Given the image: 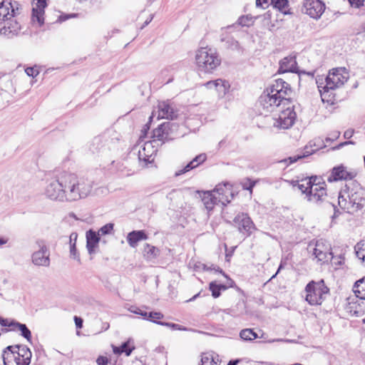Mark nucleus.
Returning a JSON list of instances; mask_svg holds the SVG:
<instances>
[{
    "instance_id": "48",
    "label": "nucleus",
    "mask_w": 365,
    "mask_h": 365,
    "mask_svg": "<svg viewBox=\"0 0 365 365\" xmlns=\"http://www.w3.org/2000/svg\"><path fill=\"white\" fill-rule=\"evenodd\" d=\"M114 225L113 223H108L105 225H103L101 229L99 230V232L101 233V235H108L111 232V231L113 230Z\"/></svg>"
},
{
    "instance_id": "47",
    "label": "nucleus",
    "mask_w": 365,
    "mask_h": 365,
    "mask_svg": "<svg viewBox=\"0 0 365 365\" xmlns=\"http://www.w3.org/2000/svg\"><path fill=\"white\" fill-rule=\"evenodd\" d=\"M159 324L162 325V326L170 327L175 330H182V331L187 330V329L186 327H182L181 325L178 324L170 323V322H159Z\"/></svg>"
},
{
    "instance_id": "18",
    "label": "nucleus",
    "mask_w": 365,
    "mask_h": 365,
    "mask_svg": "<svg viewBox=\"0 0 365 365\" xmlns=\"http://www.w3.org/2000/svg\"><path fill=\"white\" fill-rule=\"evenodd\" d=\"M32 21H37L39 26L44 24V10L47 6L46 0H33Z\"/></svg>"
},
{
    "instance_id": "34",
    "label": "nucleus",
    "mask_w": 365,
    "mask_h": 365,
    "mask_svg": "<svg viewBox=\"0 0 365 365\" xmlns=\"http://www.w3.org/2000/svg\"><path fill=\"white\" fill-rule=\"evenodd\" d=\"M322 179L316 175L311 176L308 179L302 180V182L307 181L309 185H312V188H318L319 187H326L325 182H322Z\"/></svg>"
},
{
    "instance_id": "26",
    "label": "nucleus",
    "mask_w": 365,
    "mask_h": 365,
    "mask_svg": "<svg viewBox=\"0 0 365 365\" xmlns=\"http://www.w3.org/2000/svg\"><path fill=\"white\" fill-rule=\"evenodd\" d=\"M14 346H7L3 351L2 358L4 365H16L17 358L16 351L14 350Z\"/></svg>"
},
{
    "instance_id": "51",
    "label": "nucleus",
    "mask_w": 365,
    "mask_h": 365,
    "mask_svg": "<svg viewBox=\"0 0 365 365\" xmlns=\"http://www.w3.org/2000/svg\"><path fill=\"white\" fill-rule=\"evenodd\" d=\"M203 269L205 270H215L216 272H219L222 274L226 278H228V276L220 269L219 267H215L214 264H211L210 266H207V264H203Z\"/></svg>"
},
{
    "instance_id": "63",
    "label": "nucleus",
    "mask_w": 365,
    "mask_h": 365,
    "mask_svg": "<svg viewBox=\"0 0 365 365\" xmlns=\"http://www.w3.org/2000/svg\"><path fill=\"white\" fill-rule=\"evenodd\" d=\"M350 144L354 145V142H353L351 140H349V141H345V142L341 143L336 148H334V149H339L345 145H350Z\"/></svg>"
},
{
    "instance_id": "52",
    "label": "nucleus",
    "mask_w": 365,
    "mask_h": 365,
    "mask_svg": "<svg viewBox=\"0 0 365 365\" xmlns=\"http://www.w3.org/2000/svg\"><path fill=\"white\" fill-rule=\"evenodd\" d=\"M352 7L359 9L364 6V0H348Z\"/></svg>"
},
{
    "instance_id": "7",
    "label": "nucleus",
    "mask_w": 365,
    "mask_h": 365,
    "mask_svg": "<svg viewBox=\"0 0 365 365\" xmlns=\"http://www.w3.org/2000/svg\"><path fill=\"white\" fill-rule=\"evenodd\" d=\"M66 173L57 179L51 180L45 189V195L52 200L68 202L67 185H65Z\"/></svg>"
},
{
    "instance_id": "54",
    "label": "nucleus",
    "mask_w": 365,
    "mask_h": 365,
    "mask_svg": "<svg viewBox=\"0 0 365 365\" xmlns=\"http://www.w3.org/2000/svg\"><path fill=\"white\" fill-rule=\"evenodd\" d=\"M25 72L29 76L32 77H36L38 74V71L33 67L26 68Z\"/></svg>"
},
{
    "instance_id": "45",
    "label": "nucleus",
    "mask_w": 365,
    "mask_h": 365,
    "mask_svg": "<svg viewBox=\"0 0 365 365\" xmlns=\"http://www.w3.org/2000/svg\"><path fill=\"white\" fill-rule=\"evenodd\" d=\"M128 311L130 312L131 313L142 316V317L144 319L148 318V312L141 310L140 308L137 307L131 306L130 307L128 308Z\"/></svg>"
},
{
    "instance_id": "59",
    "label": "nucleus",
    "mask_w": 365,
    "mask_h": 365,
    "mask_svg": "<svg viewBox=\"0 0 365 365\" xmlns=\"http://www.w3.org/2000/svg\"><path fill=\"white\" fill-rule=\"evenodd\" d=\"M227 43H228V46L232 48H237L238 47V42L232 38H229Z\"/></svg>"
},
{
    "instance_id": "20",
    "label": "nucleus",
    "mask_w": 365,
    "mask_h": 365,
    "mask_svg": "<svg viewBox=\"0 0 365 365\" xmlns=\"http://www.w3.org/2000/svg\"><path fill=\"white\" fill-rule=\"evenodd\" d=\"M14 349L17 358L16 365H29L31 358L30 349L25 345H16Z\"/></svg>"
},
{
    "instance_id": "16",
    "label": "nucleus",
    "mask_w": 365,
    "mask_h": 365,
    "mask_svg": "<svg viewBox=\"0 0 365 365\" xmlns=\"http://www.w3.org/2000/svg\"><path fill=\"white\" fill-rule=\"evenodd\" d=\"M356 175V173L355 172L349 171L346 167L340 165L332 168L330 175L327 178V180L331 182L338 180H352Z\"/></svg>"
},
{
    "instance_id": "40",
    "label": "nucleus",
    "mask_w": 365,
    "mask_h": 365,
    "mask_svg": "<svg viewBox=\"0 0 365 365\" xmlns=\"http://www.w3.org/2000/svg\"><path fill=\"white\" fill-rule=\"evenodd\" d=\"M200 365H219L216 362L212 356L209 354H204L202 356Z\"/></svg>"
},
{
    "instance_id": "58",
    "label": "nucleus",
    "mask_w": 365,
    "mask_h": 365,
    "mask_svg": "<svg viewBox=\"0 0 365 365\" xmlns=\"http://www.w3.org/2000/svg\"><path fill=\"white\" fill-rule=\"evenodd\" d=\"M77 238H78V234L75 232H72L69 236L70 245H73V242H74V245H76Z\"/></svg>"
},
{
    "instance_id": "14",
    "label": "nucleus",
    "mask_w": 365,
    "mask_h": 365,
    "mask_svg": "<svg viewBox=\"0 0 365 365\" xmlns=\"http://www.w3.org/2000/svg\"><path fill=\"white\" fill-rule=\"evenodd\" d=\"M20 4L17 1H3L0 3V21L4 22L19 14Z\"/></svg>"
},
{
    "instance_id": "12",
    "label": "nucleus",
    "mask_w": 365,
    "mask_h": 365,
    "mask_svg": "<svg viewBox=\"0 0 365 365\" xmlns=\"http://www.w3.org/2000/svg\"><path fill=\"white\" fill-rule=\"evenodd\" d=\"M326 9L325 4L320 0H305L302 11L311 18L319 19Z\"/></svg>"
},
{
    "instance_id": "21",
    "label": "nucleus",
    "mask_w": 365,
    "mask_h": 365,
    "mask_svg": "<svg viewBox=\"0 0 365 365\" xmlns=\"http://www.w3.org/2000/svg\"><path fill=\"white\" fill-rule=\"evenodd\" d=\"M4 23V26L0 29V34L1 35L8 38H12L19 34L21 29V26L16 20L9 19Z\"/></svg>"
},
{
    "instance_id": "35",
    "label": "nucleus",
    "mask_w": 365,
    "mask_h": 365,
    "mask_svg": "<svg viewBox=\"0 0 365 365\" xmlns=\"http://www.w3.org/2000/svg\"><path fill=\"white\" fill-rule=\"evenodd\" d=\"M356 257L365 264V242H358L355 246Z\"/></svg>"
},
{
    "instance_id": "5",
    "label": "nucleus",
    "mask_w": 365,
    "mask_h": 365,
    "mask_svg": "<svg viewBox=\"0 0 365 365\" xmlns=\"http://www.w3.org/2000/svg\"><path fill=\"white\" fill-rule=\"evenodd\" d=\"M195 61L200 71L212 73L221 63V58L215 49L200 48L196 51Z\"/></svg>"
},
{
    "instance_id": "17",
    "label": "nucleus",
    "mask_w": 365,
    "mask_h": 365,
    "mask_svg": "<svg viewBox=\"0 0 365 365\" xmlns=\"http://www.w3.org/2000/svg\"><path fill=\"white\" fill-rule=\"evenodd\" d=\"M212 192L217 195L218 201L224 206L230 203L234 196L229 183L217 185Z\"/></svg>"
},
{
    "instance_id": "25",
    "label": "nucleus",
    "mask_w": 365,
    "mask_h": 365,
    "mask_svg": "<svg viewBox=\"0 0 365 365\" xmlns=\"http://www.w3.org/2000/svg\"><path fill=\"white\" fill-rule=\"evenodd\" d=\"M11 331H19L21 335L25 338L29 342L31 341V332L25 324H21L14 319L11 320Z\"/></svg>"
},
{
    "instance_id": "61",
    "label": "nucleus",
    "mask_w": 365,
    "mask_h": 365,
    "mask_svg": "<svg viewBox=\"0 0 365 365\" xmlns=\"http://www.w3.org/2000/svg\"><path fill=\"white\" fill-rule=\"evenodd\" d=\"M75 324L77 328L81 329L83 327V319L81 317H74Z\"/></svg>"
},
{
    "instance_id": "41",
    "label": "nucleus",
    "mask_w": 365,
    "mask_h": 365,
    "mask_svg": "<svg viewBox=\"0 0 365 365\" xmlns=\"http://www.w3.org/2000/svg\"><path fill=\"white\" fill-rule=\"evenodd\" d=\"M207 159V155L205 153H201L195 156L190 163H192L193 165H195V168L198 167L200 165L202 164Z\"/></svg>"
},
{
    "instance_id": "22",
    "label": "nucleus",
    "mask_w": 365,
    "mask_h": 365,
    "mask_svg": "<svg viewBox=\"0 0 365 365\" xmlns=\"http://www.w3.org/2000/svg\"><path fill=\"white\" fill-rule=\"evenodd\" d=\"M99 241V233L93 230L86 232V249L89 255L96 252V248L98 246Z\"/></svg>"
},
{
    "instance_id": "11",
    "label": "nucleus",
    "mask_w": 365,
    "mask_h": 365,
    "mask_svg": "<svg viewBox=\"0 0 365 365\" xmlns=\"http://www.w3.org/2000/svg\"><path fill=\"white\" fill-rule=\"evenodd\" d=\"M238 231L246 237L250 236L256 230V227L247 213H238L233 220Z\"/></svg>"
},
{
    "instance_id": "56",
    "label": "nucleus",
    "mask_w": 365,
    "mask_h": 365,
    "mask_svg": "<svg viewBox=\"0 0 365 365\" xmlns=\"http://www.w3.org/2000/svg\"><path fill=\"white\" fill-rule=\"evenodd\" d=\"M98 365H108V359L106 356H100L96 359Z\"/></svg>"
},
{
    "instance_id": "19",
    "label": "nucleus",
    "mask_w": 365,
    "mask_h": 365,
    "mask_svg": "<svg viewBox=\"0 0 365 365\" xmlns=\"http://www.w3.org/2000/svg\"><path fill=\"white\" fill-rule=\"evenodd\" d=\"M158 118L173 120L177 118L178 112L169 101H162L158 104Z\"/></svg>"
},
{
    "instance_id": "64",
    "label": "nucleus",
    "mask_w": 365,
    "mask_h": 365,
    "mask_svg": "<svg viewBox=\"0 0 365 365\" xmlns=\"http://www.w3.org/2000/svg\"><path fill=\"white\" fill-rule=\"evenodd\" d=\"M299 159H302L299 154L294 155V156L289 157L288 158V160L289 161V163L291 164V163L297 162Z\"/></svg>"
},
{
    "instance_id": "10",
    "label": "nucleus",
    "mask_w": 365,
    "mask_h": 365,
    "mask_svg": "<svg viewBox=\"0 0 365 365\" xmlns=\"http://www.w3.org/2000/svg\"><path fill=\"white\" fill-rule=\"evenodd\" d=\"M177 127L176 124L170 122L162 123L157 128L153 130L151 136L153 138L152 140H155V143L158 145V141L161 142V144H163L174 139L175 138L174 131L176 130Z\"/></svg>"
},
{
    "instance_id": "3",
    "label": "nucleus",
    "mask_w": 365,
    "mask_h": 365,
    "mask_svg": "<svg viewBox=\"0 0 365 365\" xmlns=\"http://www.w3.org/2000/svg\"><path fill=\"white\" fill-rule=\"evenodd\" d=\"M64 182L67 185L68 202L84 199L92 191V181L74 173H66Z\"/></svg>"
},
{
    "instance_id": "6",
    "label": "nucleus",
    "mask_w": 365,
    "mask_h": 365,
    "mask_svg": "<svg viewBox=\"0 0 365 365\" xmlns=\"http://www.w3.org/2000/svg\"><path fill=\"white\" fill-rule=\"evenodd\" d=\"M306 301L310 305H320L326 299L329 289L325 285L323 279L319 282L311 281L306 287Z\"/></svg>"
},
{
    "instance_id": "30",
    "label": "nucleus",
    "mask_w": 365,
    "mask_h": 365,
    "mask_svg": "<svg viewBox=\"0 0 365 365\" xmlns=\"http://www.w3.org/2000/svg\"><path fill=\"white\" fill-rule=\"evenodd\" d=\"M215 90L218 93V96H224L226 93L227 92L230 84L227 81L222 80L221 78H218L216 80V84H215Z\"/></svg>"
},
{
    "instance_id": "36",
    "label": "nucleus",
    "mask_w": 365,
    "mask_h": 365,
    "mask_svg": "<svg viewBox=\"0 0 365 365\" xmlns=\"http://www.w3.org/2000/svg\"><path fill=\"white\" fill-rule=\"evenodd\" d=\"M257 17H253L250 15L242 16L237 20V24L242 26H250L253 24Z\"/></svg>"
},
{
    "instance_id": "24",
    "label": "nucleus",
    "mask_w": 365,
    "mask_h": 365,
    "mask_svg": "<svg viewBox=\"0 0 365 365\" xmlns=\"http://www.w3.org/2000/svg\"><path fill=\"white\" fill-rule=\"evenodd\" d=\"M147 238L148 237L143 230H134L128 233L127 241L130 247H135L139 241Z\"/></svg>"
},
{
    "instance_id": "49",
    "label": "nucleus",
    "mask_w": 365,
    "mask_h": 365,
    "mask_svg": "<svg viewBox=\"0 0 365 365\" xmlns=\"http://www.w3.org/2000/svg\"><path fill=\"white\" fill-rule=\"evenodd\" d=\"M314 249H319V250L324 251L325 249L328 250H331V246L329 244H327L323 240H318L316 242L315 247Z\"/></svg>"
},
{
    "instance_id": "23",
    "label": "nucleus",
    "mask_w": 365,
    "mask_h": 365,
    "mask_svg": "<svg viewBox=\"0 0 365 365\" xmlns=\"http://www.w3.org/2000/svg\"><path fill=\"white\" fill-rule=\"evenodd\" d=\"M202 201L208 211L212 210L215 205L220 203L217 195L212 191L204 192L202 195Z\"/></svg>"
},
{
    "instance_id": "4",
    "label": "nucleus",
    "mask_w": 365,
    "mask_h": 365,
    "mask_svg": "<svg viewBox=\"0 0 365 365\" xmlns=\"http://www.w3.org/2000/svg\"><path fill=\"white\" fill-rule=\"evenodd\" d=\"M346 187L349 200L347 201L344 196L339 193L338 196L339 206L349 213L361 210L365 202V190L359 184L355 183H352L351 187L347 185Z\"/></svg>"
},
{
    "instance_id": "27",
    "label": "nucleus",
    "mask_w": 365,
    "mask_h": 365,
    "mask_svg": "<svg viewBox=\"0 0 365 365\" xmlns=\"http://www.w3.org/2000/svg\"><path fill=\"white\" fill-rule=\"evenodd\" d=\"M313 255H314L317 262H320L321 264L328 262L333 258L332 252L331 250L326 249L324 251L319 250V249H314Z\"/></svg>"
},
{
    "instance_id": "62",
    "label": "nucleus",
    "mask_w": 365,
    "mask_h": 365,
    "mask_svg": "<svg viewBox=\"0 0 365 365\" xmlns=\"http://www.w3.org/2000/svg\"><path fill=\"white\" fill-rule=\"evenodd\" d=\"M354 132V130H351V129L346 130L344 133V138H346V139L351 138L353 136Z\"/></svg>"
},
{
    "instance_id": "38",
    "label": "nucleus",
    "mask_w": 365,
    "mask_h": 365,
    "mask_svg": "<svg viewBox=\"0 0 365 365\" xmlns=\"http://www.w3.org/2000/svg\"><path fill=\"white\" fill-rule=\"evenodd\" d=\"M163 318V314L160 312H148V318L145 319V320H148L150 322H152L153 323L159 324L160 321H158V319H161Z\"/></svg>"
},
{
    "instance_id": "13",
    "label": "nucleus",
    "mask_w": 365,
    "mask_h": 365,
    "mask_svg": "<svg viewBox=\"0 0 365 365\" xmlns=\"http://www.w3.org/2000/svg\"><path fill=\"white\" fill-rule=\"evenodd\" d=\"M279 73H297L300 77L302 73L307 74L308 76L313 78L314 75L312 72L299 71L297 68V63L296 61L295 56H289L284 57L279 61V68L278 70Z\"/></svg>"
},
{
    "instance_id": "2",
    "label": "nucleus",
    "mask_w": 365,
    "mask_h": 365,
    "mask_svg": "<svg viewBox=\"0 0 365 365\" xmlns=\"http://www.w3.org/2000/svg\"><path fill=\"white\" fill-rule=\"evenodd\" d=\"M349 74L344 67L332 68L324 79L319 77L316 79L319 91L323 101L330 102L331 91L341 88L348 81Z\"/></svg>"
},
{
    "instance_id": "29",
    "label": "nucleus",
    "mask_w": 365,
    "mask_h": 365,
    "mask_svg": "<svg viewBox=\"0 0 365 365\" xmlns=\"http://www.w3.org/2000/svg\"><path fill=\"white\" fill-rule=\"evenodd\" d=\"M160 255V250L155 246L150 244H145L143 248V255L149 260L156 258Z\"/></svg>"
},
{
    "instance_id": "1",
    "label": "nucleus",
    "mask_w": 365,
    "mask_h": 365,
    "mask_svg": "<svg viewBox=\"0 0 365 365\" xmlns=\"http://www.w3.org/2000/svg\"><path fill=\"white\" fill-rule=\"evenodd\" d=\"M292 88L289 83L281 78L276 79L269 88L264 91L259 98V106L267 112H272L275 108H282L276 126L282 129H287L294 123L297 114L290 109Z\"/></svg>"
},
{
    "instance_id": "37",
    "label": "nucleus",
    "mask_w": 365,
    "mask_h": 365,
    "mask_svg": "<svg viewBox=\"0 0 365 365\" xmlns=\"http://www.w3.org/2000/svg\"><path fill=\"white\" fill-rule=\"evenodd\" d=\"M288 0H273L272 1V5H273L274 8L278 9L285 14L289 13L285 10V9L288 7Z\"/></svg>"
},
{
    "instance_id": "31",
    "label": "nucleus",
    "mask_w": 365,
    "mask_h": 365,
    "mask_svg": "<svg viewBox=\"0 0 365 365\" xmlns=\"http://www.w3.org/2000/svg\"><path fill=\"white\" fill-rule=\"evenodd\" d=\"M134 347H131L129 342H124L120 346H113V351L115 354H121L125 353L126 356H130Z\"/></svg>"
},
{
    "instance_id": "9",
    "label": "nucleus",
    "mask_w": 365,
    "mask_h": 365,
    "mask_svg": "<svg viewBox=\"0 0 365 365\" xmlns=\"http://www.w3.org/2000/svg\"><path fill=\"white\" fill-rule=\"evenodd\" d=\"M38 250L31 255L32 263L38 267H48L50 266V251L43 240L38 239L36 241Z\"/></svg>"
},
{
    "instance_id": "28",
    "label": "nucleus",
    "mask_w": 365,
    "mask_h": 365,
    "mask_svg": "<svg viewBox=\"0 0 365 365\" xmlns=\"http://www.w3.org/2000/svg\"><path fill=\"white\" fill-rule=\"evenodd\" d=\"M353 290L357 298L365 301V277L355 282Z\"/></svg>"
},
{
    "instance_id": "32",
    "label": "nucleus",
    "mask_w": 365,
    "mask_h": 365,
    "mask_svg": "<svg viewBox=\"0 0 365 365\" xmlns=\"http://www.w3.org/2000/svg\"><path fill=\"white\" fill-rule=\"evenodd\" d=\"M210 290L212 292V296L214 298H217L221 294V290H225L227 289L226 285L218 284L215 282H211L209 285Z\"/></svg>"
},
{
    "instance_id": "33",
    "label": "nucleus",
    "mask_w": 365,
    "mask_h": 365,
    "mask_svg": "<svg viewBox=\"0 0 365 365\" xmlns=\"http://www.w3.org/2000/svg\"><path fill=\"white\" fill-rule=\"evenodd\" d=\"M240 336L244 341H252L257 339L258 335L252 329H245L240 331Z\"/></svg>"
},
{
    "instance_id": "55",
    "label": "nucleus",
    "mask_w": 365,
    "mask_h": 365,
    "mask_svg": "<svg viewBox=\"0 0 365 365\" xmlns=\"http://www.w3.org/2000/svg\"><path fill=\"white\" fill-rule=\"evenodd\" d=\"M272 1L273 0H256V6L263 7L264 5L268 6L269 4H272Z\"/></svg>"
},
{
    "instance_id": "43",
    "label": "nucleus",
    "mask_w": 365,
    "mask_h": 365,
    "mask_svg": "<svg viewBox=\"0 0 365 365\" xmlns=\"http://www.w3.org/2000/svg\"><path fill=\"white\" fill-rule=\"evenodd\" d=\"M70 257L76 260L79 264L81 263L80 255L76 249V245H74V243L70 245Z\"/></svg>"
},
{
    "instance_id": "46",
    "label": "nucleus",
    "mask_w": 365,
    "mask_h": 365,
    "mask_svg": "<svg viewBox=\"0 0 365 365\" xmlns=\"http://www.w3.org/2000/svg\"><path fill=\"white\" fill-rule=\"evenodd\" d=\"M306 183H300V184H298L297 185V187L299 190L302 191V192L303 194L305 195V198L307 199V195L309 192V190H311L312 189V185H309L308 182L307 181H305Z\"/></svg>"
},
{
    "instance_id": "44",
    "label": "nucleus",
    "mask_w": 365,
    "mask_h": 365,
    "mask_svg": "<svg viewBox=\"0 0 365 365\" xmlns=\"http://www.w3.org/2000/svg\"><path fill=\"white\" fill-rule=\"evenodd\" d=\"M194 168H195V165H193L192 163H191L190 162L185 166H184L182 168L178 170L175 172V175L176 177L181 175L182 174H185V173L193 170Z\"/></svg>"
},
{
    "instance_id": "42",
    "label": "nucleus",
    "mask_w": 365,
    "mask_h": 365,
    "mask_svg": "<svg viewBox=\"0 0 365 365\" xmlns=\"http://www.w3.org/2000/svg\"><path fill=\"white\" fill-rule=\"evenodd\" d=\"M319 148H317L315 149H312V145L310 142L308 145H306L302 151V154H299L302 158H304L305 157H307L313 153H314Z\"/></svg>"
},
{
    "instance_id": "50",
    "label": "nucleus",
    "mask_w": 365,
    "mask_h": 365,
    "mask_svg": "<svg viewBox=\"0 0 365 365\" xmlns=\"http://www.w3.org/2000/svg\"><path fill=\"white\" fill-rule=\"evenodd\" d=\"M255 185V182L251 180L250 179H246V181L242 183V187L244 190H250V192L252 191V188Z\"/></svg>"
},
{
    "instance_id": "15",
    "label": "nucleus",
    "mask_w": 365,
    "mask_h": 365,
    "mask_svg": "<svg viewBox=\"0 0 365 365\" xmlns=\"http://www.w3.org/2000/svg\"><path fill=\"white\" fill-rule=\"evenodd\" d=\"M158 145L155 140H149L144 143L143 146L138 151V158L146 163L153 162L158 152Z\"/></svg>"
},
{
    "instance_id": "57",
    "label": "nucleus",
    "mask_w": 365,
    "mask_h": 365,
    "mask_svg": "<svg viewBox=\"0 0 365 365\" xmlns=\"http://www.w3.org/2000/svg\"><path fill=\"white\" fill-rule=\"evenodd\" d=\"M11 321H9L8 319H4L3 317H1L0 316V324L3 327H11V329L12 328V326H11Z\"/></svg>"
},
{
    "instance_id": "39",
    "label": "nucleus",
    "mask_w": 365,
    "mask_h": 365,
    "mask_svg": "<svg viewBox=\"0 0 365 365\" xmlns=\"http://www.w3.org/2000/svg\"><path fill=\"white\" fill-rule=\"evenodd\" d=\"M347 309L351 313H353V314L356 316H359L363 312L360 304L357 306L356 302H349Z\"/></svg>"
},
{
    "instance_id": "8",
    "label": "nucleus",
    "mask_w": 365,
    "mask_h": 365,
    "mask_svg": "<svg viewBox=\"0 0 365 365\" xmlns=\"http://www.w3.org/2000/svg\"><path fill=\"white\" fill-rule=\"evenodd\" d=\"M307 200L317 205H321L323 203H325L332 208L334 210V214L331 217L333 220L336 218L341 213L337 207L329 201L326 187L312 188L309 190L307 195Z\"/></svg>"
},
{
    "instance_id": "60",
    "label": "nucleus",
    "mask_w": 365,
    "mask_h": 365,
    "mask_svg": "<svg viewBox=\"0 0 365 365\" xmlns=\"http://www.w3.org/2000/svg\"><path fill=\"white\" fill-rule=\"evenodd\" d=\"M216 84V80L210 81L207 83H204L203 86H205L208 89H215Z\"/></svg>"
},
{
    "instance_id": "53",
    "label": "nucleus",
    "mask_w": 365,
    "mask_h": 365,
    "mask_svg": "<svg viewBox=\"0 0 365 365\" xmlns=\"http://www.w3.org/2000/svg\"><path fill=\"white\" fill-rule=\"evenodd\" d=\"M340 136V132L337 130H334L331 132L329 135L326 138V141H334L339 138Z\"/></svg>"
}]
</instances>
